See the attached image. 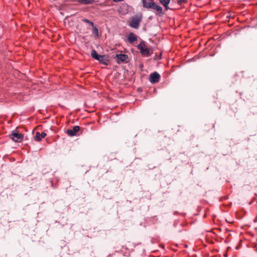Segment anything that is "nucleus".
Masks as SVG:
<instances>
[{
    "label": "nucleus",
    "mask_w": 257,
    "mask_h": 257,
    "mask_svg": "<svg viewBox=\"0 0 257 257\" xmlns=\"http://www.w3.org/2000/svg\"><path fill=\"white\" fill-rule=\"evenodd\" d=\"M83 22L89 24L91 27H94V24L92 22L87 20V19H83Z\"/></svg>",
    "instance_id": "2eb2a0df"
},
{
    "label": "nucleus",
    "mask_w": 257,
    "mask_h": 257,
    "mask_svg": "<svg viewBox=\"0 0 257 257\" xmlns=\"http://www.w3.org/2000/svg\"><path fill=\"white\" fill-rule=\"evenodd\" d=\"M80 127L79 126H74L72 130H68L67 134L71 137L74 136L76 135L77 133L79 131Z\"/></svg>",
    "instance_id": "39448f33"
},
{
    "label": "nucleus",
    "mask_w": 257,
    "mask_h": 257,
    "mask_svg": "<svg viewBox=\"0 0 257 257\" xmlns=\"http://www.w3.org/2000/svg\"><path fill=\"white\" fill-rule=\"evenodd\" d=\"M160 79V75L156 72H155L150 74V81L152 83H155L159 81Z\"/></svg>",
    "instance_id": "7ed1b4c3"
},
{
    "label": "nucleus",
    "mask_w": 257,
    "mask_h": 257,
    "mask_svg": "<svg viewBox=\"0 0 257 257\" xmlns=\"http://www.w3.org/2000/svg\"><path fill=\"white\" fill-rule=\"evenodd\" d=\"M46 136V134L44 132L40 133L37 132L35 137V140L37 141H40L42 139L44 138Z\"/></svg>",
    "instance_id": "1a4fd4ad"
},
{
    "label": "nucleus",
    "mask_w": 257,
    "mask_h": 257,
    "mask_svg": "<svg viewBox=\"0 0 257 257\" xmlns=\"http://www.w3.org/2000/svg\"><path fill=\"white\" fill-rule=\"evenodd\" d=\"M116 57L118 59L117 63H119L120 62L119 61H120L121 62H125L126 60V59H127L128 56L127 55L120 54H117L116 55Z\"/></svg>",
    "instance_id": "0eeeda50"
},
{
    "label": "nucleus",
    "mask_w": 257,
    "mask_h": 257,
    "mask_svg": "<svg viewBox=\"0 0 257 257\" xmlns=\"http://www.w3.org/2000/svg\"><path fill=\"white\" fill-rule=\"evenodd\" d=\"M141 21V16H136L132 18L131 22L130 23L129 26L132 28L138 29L139 27Z\"/></svg>",
    "instance_id": "f03ea898"
},
{
    "label": "nucleus",
    "mask_w": 257,
    "mask_h": 257,
    "mask_svg": "<svg viewBox=\"0 0 257 257\" xmlns=\"http://www.w3.org/2000/svg\"><path fill=\"white\" fill-rule=\"evenodd\" d=\"M149 7L150 9L156 10L159 13H162L163 11L162 8L161 6L156 5L154 2H151V5L149 6Z\"/></svg>",
    "instance_id": "423d86ee"
},
{
    "label": "nucleus",
    "mask_w": 257,
    "mask_h": 257,
    "mask_svg": "<svg viewBox=\"0 0 257 257\" xmlns=\"http://www.w3.org/2000/svg\"><path fill=\"white\" fill-rule=\"evenodd\" d=\"M166 10H168L169 9L168 5H167V6H164Z\"/></svg>",
    "instance_id": "a211bd4d"
},
{
    "label": "nucleus",
    "mask_w": 257,
    "mask_h": 257,
    "mask_svg": "<svg viewBox=\"0 0 257 257\" xmlns=\"http://www.w3.org/2000/svg\"><path fill=\"white\" fill-rule=\"evenodd\" d=\"M93 33L98 35V32L97 28L96 27H95L94 26V27H93Z\"/></svg>",
    "instance_id": "dca6fc26"
},
{
    "label": "nucleus",
    "mask_w": 257,
    "mask_h": 257,
    "mask_svg": "<svg viewBox=\"0 0 257 257\" xmlns=\"http://www.w3.org/2000/svg\"><path fill=\"white\" fill-rule=\"evenodd\" d=\"M187 0H180V1H179V3L181 4V3H187Z\"/></svg>",
    "instance_id": "f3484780"
},
{
    "label": "nucleus",
    "mask_w": 257,
    "mask_h": 257,
    "mask_svg": "<svg viewBox=\"0 0 257 257\" xmlns=\"http://www.w3.org/2000/svg\"><path fill=\"white\" fill-rule=\"evenodd\" d=\"M138 49L140 50L141 53L144 56H150L151 53L148 48L145 47V42L142 41L137 46Z\"/></svg>",
    "instance_id": "f257e3e1"
},
{
    "label": "nucleus",
    "mask_w": 257,
    "mask_h": 257,
    "mask_svg": "<svg viewBox=\"0 0 257 257\" xmlns=\"http://www.w3.org/2000/svg\"><path fill=\"white\" fill-rule=\"evenodd\" d=\"M127 40L130 43H133L137 40V37L134 33H130L128 36Z\"/></svg>",
    "instance_id": "6e6552de"
},
{
    "label": "nucleus",
    "mask_w": 257,
    "mask_h": 257,
    "mask_svg": "<svg viewBox=\"0 0 257 257\" xmlns=\"http://www.w3.org/2000/svg\"><path fill=\"white\" fill-rule=\"evenodd\" d=\"M78 2L84 4V5H88L94 2V0H77Z\"/></svg>",
    "instance_id": "f8f14e48"
},
{
    "label": "nucleus",
    "mask_w": 257,
    "mask_h": 257,
    "mask_svg": "<svg viewBox=\"0 0 257 257\" xmlns=\"http://www.w3.org/2000/svg\"><path fill=\"white\" fill-rule=\"evenodd\" d=\"M99 61L105 65H107V61H108V59H107L106 57L105 56V55H102L101 56H99Z\"/></svg>",
    "instance_id": "9d476101"
},
{
    "label": "nucleus",
    "mask_w": 257,
    "mask_h": 257,
    "mask_svg": "<svg viewBox=\"0 0 257 257\" xmlns=\"http://www.w3.org/2000/svg\"><path fill=\"white\" fill-rule=\"evenodd\" d=\"M170 0H160V3L163 6H167V5H168L170 3Z\"/></svg>",
    "instance_id": "4468645a"
},
{
    "label": "nucleus",
    "mask_w": 257,
    "mask_h": 257,
    "mask_svg": "<svg viewBox=\"0 0 257 257\" xmlns=\"http://www.w3.org/2000/svg\"><path fill=\"white\" fill-rule=\"evenodd\" d=\"M91 56L93 58L98 61L100 59L99 56H101L102 55L98 54L95 50H93L91 51Z\"/></svg>",
    "instance_id": "9b49d317"
},
{
    "label": "nucleus",
    "mask_w": 257,
    "mask_h": 257,
    "mask_svg": "<svg viewBox=\"0 0 257 257\" xmlns=\"http://www.w3.org/2000/svg\"><path fill=\"white\" fill-rule=\"evenodd\" d=\"M11 135L12 139L16 142H20L23 138V135L17 132H13Z\"/></svg>",
    "instance_id": "20e7f679"
},
{
    "label": "nucleus",
    "mask_w": 257,
    "mask_h": 257,
    "mask_svg": "<svg viewBox=\"0 0 257 257\" xmlns=\"http://www.w3.org/2000/svg\"><path fill=\"white\" fill-rule=\"evenodd\" d=\"M143 7L147 9H150L149 6L151 5V3H147L146 0H142Z\"/></svg>",
    "instance_id": "ddd939ff"
}]
</instances>
